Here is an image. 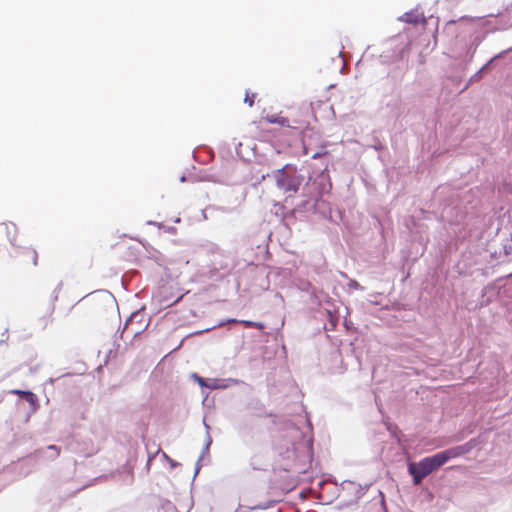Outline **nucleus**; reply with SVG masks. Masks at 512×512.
Masks as SVG:
<instances>
[{
  "label": "nucleus",
  "instance_id": "f257e3e1",
  "mask_svg": "<svg viewBox=\"0 0 512 512\" xmlns=\"http://www.w3.org/2000/svg\"><path fill=\"white\" fill-rule=\"evenodd\" d=\"M468 452L466 445L453 447L432 456L425 457L419 462H409L408 472L413 477V483L418 485L422 480L446 464L449 460L457 458Z\"/></svg>",
  "mask_w": 512,
  "mask_h": 512
},
{
  "label": "nucleus",
  "instance_id": "f03ea898",
  "mask_svg": "<svg viewBox=\"0 0 512 512\" xmlns=\"http://www.w3.org/2000/svg\"><path fill=\"white\" fill-rule=\"evenodd\" d=\"M275 179L277 187L287 193H296L301 183L298 176L288 175L285 172V168H282L275 173Z\"/></svg>",
  "mask_w": 512,
  "mask_h": 512
},
{
  "label": "nucleus",
  "instance_id": "7ed1b4c3",
  "mask_svg": "<svg viewBox=\"0 0 512 512\" xmlns=\"http://www.w3.org/2000/svg\"><path fill=\"white\" fill-rule=\"evenodd\" d=\"M274 501H268V502H265V503H260V504H257L255 506H252V507H247L245 509L242 508V506H239L235 512H250V511H253V510H265V509H268L270 507H272L274 505Z\"/></svg>",
  "mask_w": 512,
  "mask_h": 512
},
{
  "label": "nucleus",
  "instance_id": "20e7f679",
  "mask_svg": "<svg viewBox=\"0 0 512 512\" xmlns=\"http://www.w3.org/2000/svg\"><path fill=\"white\" fill-rule=\"evenodd\" d=\"M203 422H204V426H205V428H206L207 437H206V442H205V446H204V449H203L202 455L200 456V458H199V460H198V462H197V465H196L195 475H197V474H198V472H199V469H200V467H199V462H200V460L203 458L204 454H205V453H207V452L209 451L210 445H211V443H212V439H211L210 434H209V429H210V427H209V425L205 422V420H204Z\"/></svg>",
  "mask_w": 512,
  "mask_h": 512
},
{
  "label": "nucleus",
  "instance_id": "39448f33",
  "mask_svg": "<svg viewBox=\"0 0 512 512\" xmlns=\"http://www.w3.org/2000/svg\"><path fill=\"white\" fill-rule=\"evenodd\" d=\"M420 19L419 13L409 12L405 13L400 17L401 21L407 22V23H417Z\"/></svg>",
  "mask_w": 512,
  "mask_h": 512
},
{
  "label": "nucleus",
  "instance_id": "423d86ee",
  "mask_svg": "<svg viewBox=\"0 0 512 512\" xmlns=\"http://www.w3.org/2000/svg\"><path fill=\"white\" fill-rule=\"evenodd\" d=\"M206 387L210 389H223L227 388L228 385L224 383V380L209 379Z\"/></svg>",
  "mask_w": 512,
  "mask_h": 512
},
{
  "label": "nucleus",
  "instance_id": "0eeeda50",
  "mask_svg": "<svg viewBox=\"0 0 512 512\" xmlns=\"http://www.w3.org/2000/svg\"><path fill=\"white\" fill-rule=\"evenodd\" d=\"M23 397L31 405L32 410L36 411L37 410V403H38L37 396L34 393H32L31 391H29L28 393H23Z\"/></svg>",
  "mask_w": 512,
  "mask_h": 512
},
{
  "label": "nucleus",
  "instance_id": "6e6552de",
  "mask_svg": "<svg viewBox=\"0 0 512 512\" xmlns=\"http://www.w3.org/2000/svg\"><path fill=\"white\" fill-rule=\"evenodd\" d=\"M47 450H50L52 452L51 455L48 456L50 459L56 458L60 453V449L55 445L48 446Z\"/></svg>",
  "mask_w": 512,
  "mask_h": 512
},
{
  "label": "nucleus",
  "instance_id": "1a4fd4ad",
  "mask_svg": "<svg viewBox=\"0 0 512 512\" xmlns=\"http://www.w3.org/2000/svg\"><path fill=\"white\" fill-rule=\"evenodd\" d=\"M348 287L355 290H363V287L355 280H349Z\"/></svg>",
  "mask_w": 512,
  "mask_h": 512
},
{
  "label": "nucleus",
  "instance_id": "9d476101",
  "mask_svg": "<svg viewBox=\"0 0 512 512\" xmlns=\"http://www.w3.org/2000/svg\"><path fill=\"white\" fill-rule=\"evenodd\" d=\"M254 97H255V94H252L251 96L246 93V97L244 99V102L247 103L250 107L253 105L254 103Z\"/></svg>",
  "mask_w": 512,
  "mask_h": 512
},
{
  "label": "nucleus",
  "instance_id": "9b49d317",
  "mask_svg": "<svg viewBox=\"0 0 512 512\" xmlns=\"http://www.w3.org/2000/svg\"><path fill=\"white\" fill-rule=\"evenodd\" d=\"M194 377L196 378L197 382L201 385V386H205L207 385V383L204 381L203 378L199 377L198 375L194 374Z\"/></svg>",
  "mask_w": 512,
  "mask_h": 512
},
{
  "label": "nucleus",
  "instance_id": "f8f14e48",
  "mask_svg": "<svg viewBox=\"0 0 512 512\" xmlns=\"http://www.w3.org/2000/svg\"><path fill=\"white\" fill-rule=\"evenodd\" d=\"M29 391H23V390H19V389H14L11 391V393L15 394V395H19V396H22L23 397V393H28Z\"/></svg>",
  "mask_w": 512,
  "mask_h": 512
},
{
  "label": "nucleus",
  "instance_id": "ddd939ff",
  "mask_svg": "<svg viewBox=\"0 0 512 512\" xmlns=\"http://www.w3.org/2000/svg\"><path fill=\"white\" fill-rule=\"evenodd\" d=\"M242 323L247 327H256L258 324L252 322V321H242Z\"/></svg>",
  "mask_w": 512,
  "mask_h": 512
},
{
  "label": "nucleus",
  "instance_id": "4468645a",
  "mask_svg": "<svg viewBox=\"0 0 512 512\" xmlns=\"http://www.w3.org/2000/svg\"><path fill=\"white\" fill-rule=\"evenodd\" d=\"M228 322L229 323H232V322L234 323V322H237V320L236 319H229Z\"/></svg>",
  "mask_w": 512,
  "mask_h": 512
},
{
  "label": "nucleus",
  "instance_id": "2eb2a0df",
  "mask_svg": "<svg viewBox=\"0 0 512 512\" xmlns=\"http://www.w3.org/2000/svg\"><path fill=\"white\" fill-rule=\"evenodd\" d=\"M180 180H181V182H184L186 180V178L183 176V177H181Z\"/></svg>",
  "mask_w": 512,
  "mask_h": 512
},
{
  "label": "nucleus",
  "instance_id": "dca6fc26",
  "mask_svg": "<svg viewBox=\"0 0 512 512\" xmlns=\"http://www.w3.org/2000/svg\"><path fill=\"white\" fill-rule=\"evenodd\" d=\"M175 222H176V223L180 222V218H176V219H175Z\"/></svg>",
  "mask_w": 512,
  "mask_h": 512
},
{
  "label": "nucleus",
  "instance_id": "f3484780",
  "mask_svg": "<svg viewBox=\"0 0 512 512\" xmlns=\"http://www.w3.org/2000/svg\"><path fill=\"white\" fill-rule=\"evenodd\" d=\"M36 259H37V257L35 256V257H34V264H37Z\"/></svg>",
  "mask_w": 512,
  "mask_h": 512
},
{
  "label": "nucleus",
  "instance_id": "a211bd4d",
  "mask_svg": "<svg viewBox=\"0 0 512 512\" xmlns=\"http://www.w3.org/2000/svg\"><path fill=\"white\" fill-rule=\"evenodd\" d=\"M229 381H232L233 383H237V380L230 379Z\"/></svg>",
  "mask_w": 512,
  "mask_h": 512
}]
</instances>
